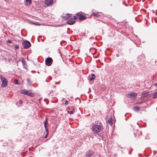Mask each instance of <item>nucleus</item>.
<instances>
[{"label":"nucleus","mask_w":157,"mask_h":157,"mask_svg":"<svg viewBox=\"0 0 157 157\" xmlns=\"http://www.w3.org/2000/svg\"><path fill=\"white\" fill-rule=\"evenodd\" d=\"M154 98H157V91L154 93Z\"/></svg>","instance_id":"obj_21"},{"label":"nucleus","mask_w":157,"mask_h":157,"mask_svg":"<svg viewBox=\"0 0 157 157\" xmlns=\"http://www.w3.org/2000/svg\"><path fill=\"white\" fill-rule=\"evenodd\" d=\"M75 21L73 18H69L67 21V23L69 25H73L74 24Z\"/></svg>","instance_id":"obj_7"},{"label":"nucleus","mask_w":157,"mask_h":157,"mask_svg":"<svg viewBox=\"0 0 157 157\" xmlns=\"http://www.w3.org/2000/svg\"><path fill=\"white\" fill-rule=\"evenodd\" d=\"M21 62L23 65H25L26 64V62L24 59H22Z\"/></svg>","instance_id":"obj_19"},{"label":"nucleus","mask_w":157,"mask_h":157,"mask_svg":"<svg viewBox=\"0 0 157 157\" xmlns=\"http://www.w3.org/2000/svg\"><path fill=\"white\" fill-rule=\"evenodd\" d=\"M155 86L157 87V83L155 84Z\"/></svg>","instance_id":"obj_33"},{"label":"nucleus","mask_w":157,"mask_h":157,"mask_svg":"<svg viewBox=\"0 0 157 157\" xmlns=\"http://www.w3.org/2000/svg\"><path fill=\"white\" fill-rule=\"evenodd\" d=\"M23 44L25 49L28 48L31 45L30 43L28 40H25Z\"/></svg>","instance_id":"obj_5"},{"label":"nucleus","mask_w":157,"mask_h":157,"mask_svg":"<svg viewBox=\"0 0 157 157\" xmlns=\"http://www.w3.org/2000/svg\"><path fill=\"white\" fill-rule=\"evenodd\" d=\"M19 48V46L18 45H17V46H16L15 47V48L16 49H18Z\"/></svg>","instance_id":"obj_28"},{"label":"nucleus","mask_w":157,"mask_h":157,"mask_svg":"<svg viewBox=\"0 0 157 157\" xmlns=\"http://www.w3.org/2000/svg\"><path fill=\"white\" fill-rule=\"evenodd\" d=\"M68 101L67 100H66L65 101V104L66 105H68Z\"/></svg>","instance_id":"obj_25"},{"label":"nucleus","mask_w":157,"mask_h":157,"mask_svg":"<svg viewBox=\"0 0 157 157\" xmlns=\"http://www.w3.org/2000/svg\"><path fill=\"white\" fill-rule=\"evenodd\" d=\"M53 2V0H45L44 3L47 6H49L52 4Z\"/></svg>","instance_id":"obj_9"},{"label":"nucleus","mask_w":157,"mask_h":157,"mask_svg":"<svg viewBox=\"0 0 157 157\" xmlns=\"http://www.w3.org/2000/svg\"><path fill=\"white\" fill-rule=\"evenodd\" d=\"M96 76L94 74H92L91 75V77L90 78V80L91 81L94 80L95 79Z\"/></svg>","instance_id":"obj_15"},{"label":"nucleus","mask_w":157,"mask_h":157,"mask_svg":"<svg viewBox=\"0 0 157 157\" xmlns=\"http://www.w3.org/2000/svg\"><path fill=\"white\" fill-rule=\"evenodd\" d=\"M137 94L135 93H132L127 95V97L132 98V99H135L136 96Z\"/></svg>","instance_id":"obj_6"},{"label":"nucleus","mask_w":157,"mask_h":157,"mask_svg":"<svg viewBox=\"0 0 157 157\" xmlns=\"http://www.w3.org/2000/svg\"><path fill=\"white\" fill-rule=\"evenodd\" d=\"M94 154V153L92 151L89 150L86 152V157H91Z\"/></svg>","instance_id":"obj_8"},{"label":"nucleus","mask_w":157,"mask_h":157,"mask_svg":"<svg viewBox=\"0 0 157 157\" xmlns=\"http://www.w3.org/2000/svg\"><path fill=\"white\" fill-rule=\"evenodd\" d=\"M26 80H27V82L29 83V85H31L32 83V82L30 81V79L29 78H27Z\"/></svg>","instance_id":"obj_18"},{"label":"nucleus","mask_w":157,"mask_h":157,"mask_svg":"<svg viewBox=\"0 0 157 157\" xmlns=\"http://www.w3.org/2000/svg\"><path fill=\"white\" fill-rule=\"evenodd\" d=\"M0 78L2 82L1 87H6L8 81L7 80L2 76H0Z\"/></svg>","instance_id":"obj_3"},{"label":"nucleus","mask_w":157,"mask_h":157,"mask_svg":"<svg viewBox=\"0 0 157 157\" xmlns=\"http://www.w3.org/2000/svg\"><path fill=\"white\" fill-rule=\"evenodd\" d=\"M93 14L94 15V16L97 17H98L99 16V15L97 13H93Z\"/></svg>","instance_id":"obj_20"},{"label":"nucleus","mask_w":157,"mask_h":157,"mask_svg":"<svg viewBox=\"0 0 157 157\" xmlns=\"http://www.w3.org/2000/svg\"><path fill=\"white\" fill-rule=\"evenodd\" d=\"M48 123V120L47 119H46L44 123V127L45 128V131L46 132H49L48 128L47 126V124Z\"/></svg>","instance_id":"obj_12"},{"label":"nucleus","mask_w":157,"mask_h":157,"mask_svg":"<svg viewBox=\"0 0 157 157\" xmlns=\"http://www.w3.org/2000/svg\"><path fill=\"white\" fill-rule=\"evenodd\" d=\"M113 118L112 117L108 119L107 123L108 124L111 126L113 124Z\"/></svg>","instance_id":"obj_13"},{"label":"nucleus","mask_w":157,"mask_h":157,"mask_svg":"<svg viewBox=\"0 0 157 157\" xmlns=\"http://www.w3.org/2000/svg\"><path fill=\"white\" fill-rule=\"evenodd\" d=\"M20 93L22 94L27 95L31 97H33L34 96V95L33 94L30 92L29 90H26L25 89L21 90Z\"/></svg>","instance_id":"obj_2"},{"label":"nucleus","mask_w":157,"mask_h":157,"mask_svg":"<svg viewBox=\"0 0 157 157\" xmlns=\"http://www.w3.org/2000/svg\"><path fill=\"white\" fill-rule=\"evenodd\" d=\"M152 12L153 13H154V10H152Z\"/></svg>","instance_id":"obj_36"},{"label":"nucleus","mask_w":157,"mask_h":157,"mask_svg":"<svg viewBox=\"0 0 157 157\" xmlns=\"http://www.w3.org/2000/svg\"><path fill=\"white\" fill-rule=\"evenodd\" d=\"M49 79H50V80H51V79H52V78H51V77H49Z\"/></svg>","instance_id":"obj_34"},{"label":"nucleus","mask_w":157,"mask_h":157,"mask_svg":"<svg viewBox=\"0 0 157 157\" xmlns=\"http://www.w3.org/2000/svg\"><path fill=\"white\" fill-rule=\"evenodd\" d=\"M23 67H24L25 68V69H26V68H27V66H26V64L25 65H23Z\"/></svg>","instance_id":"obj_30"},{"label":"nucleus","mask_w":157,"mask_h":157,"mask_svg":"<svg viewBox=\"0 0 157 157\" xmlns=\"http://www.w3.org/2000/svg\"><path fill=\"white\" fill-rule=\"evenodd\" d=\"M48 123V120L47 119H46L44 123V127L45 128V131L46 132H49L48 128L47 126V124Z\"/></svg>","instance_id":"obj_11"},{"label":"nucleus","mask_w":157,"mask_h":157,"mask_svg":"<svg viewBox=\"0 0 157 157\" xmlns=\"http://www.w3.org/2000/svg\"><path fill=\"white\" fill-rule=\"evenodd\" d=\"M82 14L80 13H78L76 14V16L77 17H80V16Z\"/></svg>","instance_id":"obj_24"},{"label":"nucleus","mask_w":157,"mask_h":157,"mask_svg":"<svg viewBox=\"0 0 157 157\" xmlns=\"http://www.w3.org/2000/svg\"><path fill=\"white\" fill-rule=\"evenodd\" d=\"M86 18V16L85 15L82 14L80 16L79 19L80 20H84Z\"/></svg>","instance_id":"obj_14"},{"label":"nucleus","mask_w":157,"mask_h":157,"mask_svg":"<svg viewBox=\"0 0 157 157\" xmlns=\"http://www.w3.org/2000/svg\"><path fill=\"white\" fill-rule=\"evenodd\" d=\"M46 82H47V80H46Z\"/></svg>","instance_id":"obj_37"},{"label":"nucleus","mask_w":157,"mask_h":157,"mask_svg":"<svg viewBox=\"0 0 157 157\" xmlns=\"http://www.w3.org/2000/svg\"><path fill=\"white\" fill-rule=\"evenodd\" d=\"M7 42L10 44V43H11V40H8V41H7Z\"/></svg>","instance_id":"obj_27"},{"label":"nucleus","mask_w":157,"mask_h":157,"mask_svg":"<svg viewBox=\"0 0 157 157\" xmlns=\"http://www.w3.org/2000/svg\"><path fill=\"white\" fill-rule=\"evenodd\" d=\"M25 2H29V4H30L32 2V1L31 0H25Z\"/></svg>","instance_id":"obj_22"},{"label":"nucleus","mask_w":157,"mask_h":157,"mask_svg":"<svg viewBox=\"0 0 157 157\" xmlns=\"http://www.w3.org/2000/svg\"><path fill=\"white\" fill-rule=\"evenodd\" d=\"M140 109V107L138 106H135L133 108V110L135 111H139Z\"/></svg>","instance_id":"obj_16"},{"label":"nucleus","mask_w":157,"mask_h":157,"mask_svg":"<svg viewBox=\"0 0 157 157\" xmlns=\"http://www.w3.org/2000/svg\"><path fill=\"white\" fill-rule=\"evenodd\" d=\"M48 134H49V132H47V133L46 134L45 136H44V138H46Z\"/></svg>","instance_id":"obj_23"},{"label":"nucleus","mask_w":157,"mask_h":157,"mask_svg":"<svg viewBox=\"0 0 157 157\" xmlns=\"http://www.w3.org/2000/svg\"><path fill=\"white\" fill-rule=\"evenodd\" d=\"M59 82H56V84H59Z\"/></svg>","instance_id":"obj_31"},{"label":"nucleus","mask_w":157,"mask_h":157,"mask_svg":"<svg viewBox=\"0 0 157 157\" xmlns=\"http://www.w3.org/2000/svg\"><path fill=\"white\" fill-rule=\"evenodd\" d=\"M52 62V59L51 58L48 57L45 60V63L46 65L50 66L51 65Z\"/></svg>","instance_id":"obj_4"},{"label":"nucleus","mask_w":157,"mask_h":157,"mask_svg":"<svg viewBox=\"0 0 157 157\" xmlns=\"http://www.w3.org/2000/svg\"><path fill=\"white\" fill-rule=\"evenodd\" d=\"M74 17V19H74L75 20H75L76 19V17L75 16H74V17Z\"/></svg>","instance_id":"obj_29"},{"label":"nucleus","mask_w":157,"mask_h":157,"mask_svg":"<svg viewBox=\"0 0 157 157\" xmlns=\"http://www.w3.org/2000/svg\"><path fill=\"white\" fill-rule=\"evenodd\" d=\"M101 123H98L94 125L93 126V131L96 133L99 132L101 130Z\"/></svg>","instance_id":"obj_1"},{"label":"nucleus","mask_w":157,"mask_h":157,"mask_svg":"<svg viewBox=\"0 0 157 157\" xmlns=\"http://www.w3.org/2000/svg\"><path fill=\"white\" fill-rule=\"evenodd\" d=\"M72 16V15L71 14H65L63 17L65 20H67L70 18Z\"/></svg>","instance_id":"obj_10"},{"label":"nucleus","mask_w":157,"mask_h":157,"mask_svg":"<svg viewBox=\"0 0 157 157\" xmlns=\"http://www.w3.org/2000/svg\"><path fill=\"white\" fill-rule=\"evenodd\" d=\"M15 83L16 84H18V82L17 80H16L15 81Z\"/></svg>","instance_id":"obj_26"},{"label":"nucleus","mask_w":157,"mask_h":157,"mask_svg":"<svg viewBox=\"0 0 157 157\" xmlns=\"http://www.w3.org/2000/svg\"><path fill=\"white\" fill-rule=\"evenodd\" d=\"M69 108H68L67 109V112L68 113L70 114H72L73 113V110L71 111H70L69 110H68V109H69Z\"/></svg>","instance_id":"obj_17"},{"label":"nucleus","mask_w":157,"mask_h":157,"mask_svg":"<svg viewBox=\"0 0 157 157\" xmlns=\"http://www.w3.org/2000/svg\"><path fill=\"white\" fill-rule=\"evenodd\" d=\"M20 103L21 104L22 103V101L21 100H19Z\"/></svg>","instance_id":"obj_32"},{"label":"nucleus","mask_w":157,"mask_h":157,"mask_svg":"<svg viewBox=\"0 0 157 157\" xmlns=\"http://www.w3.org/2000/svg\"><path fill=\"white\" fill-rule=\"evenodd\" d=\"M41 40L42 41H44V39H41Z\"/></svg>","instance_id":"obj_35"}]
</instances>
